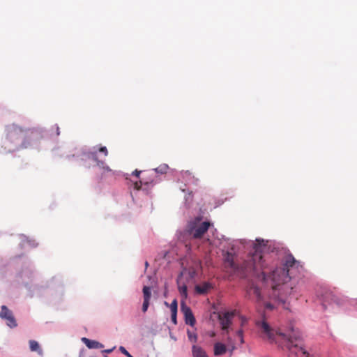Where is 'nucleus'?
I'll list each match as a JSON object with an SVG mask.
<instances>
[{
	"label": "nucleus",
	"instance_id": "423d86ee",
	"mask_svg": "<svg viewBox=\"0 0 357 357\" xmlns=\"http://www.w3.org/2000/svg\"><path fill=\"white\" fill-rule=\"evenodd\" d=\"M0 317L6 320V324L9 327L14 328L17 326V323L12 312L6 305L1 306Z\"/></svg>",
	"mask_w": 357,
	"mask_h": 357
},
{
	"label": "nucleus",
	"instance_id": "412c9836",
	"mask_svg": "<svg viewBox=\"0 0 357 357\" xmlns=\"http://www.w3.org/2000/svg\"><path fill=\"white\" fill-rule=\"evenodd\" d=\"M149 305V301L144 300V303L142 305V311L146 312L148 310Z\"/></svg>",
	"mask_w": 357,
	"mask_h": 357
},
{
	"label": "nucleus",
	"instance_id": "9b49d317",
	"mask_svg": "<svg viewBox=\"0 0 357 357\" xmlns=\"http://www.w3.org/2000/svg\"><path fill=\"white\" fill-rule=\"evenodd\" d=\"M227 347L220 342H217L214 344V355L221 356L226 353Z\"/></svg>",
	"mask_w": 357,
	"mask_h": 357
},
{
	"label": "nucleus",
	"instance_id": "cd10ccee",
	"mask_svg": "<svg viewBox=\"0 0 357 357\" xmlns=\"http://www.w3.org/2000/svg\"><path fill=\"white\" fill-rule=\"evenodd\" d=\"M141 174V171H139L137 169H135L133 172H132V175L137 176V177H139V174Z\"/></svg>",
	"mask_w": 357,
	"mask_h": 357
},
{
	"label": "nucleus",
	"instance_id": "7c9ffc66",
	"mask_svg": "<svg viewBox=\"0 0 357 357\" xmlns=\"http://www.w3.org/2000/svg\"><path fill=\"white\" fill-rule=\"evenodd\" d=\"M145 265H146V266H148L149 264L147 261L145 263Z\"/></svg>",
	"mask_w": 357,
	"mask_h": 357
},
{
	"label": "nucleus",
	"instance_id": "ddd939ff",
	"mask_svg": "<svg viewBox=\"0 0 357 357\" xmlns=\"http://www.w3.org/2000/svg\"><path fill=\"white\" fill-rule=\"evenodd\" d=\"M29 348L31 351H36L40 356H42L43 354L42 349L40 348L38 342L36 340L29 341Z\"/></svg>",
	"mask_w": 357,
	"mask_h": 357
},
{
	"label": "nucleus",
	"instance_id": "9d476101",
	"mask_svg": "<svg viewBox=\"0 0 357 357\" xmlns=\"http://www.w3.org/2000/svg\"><path fill=\"white\" fill-rule=\"evenodd\" d=\"M82 341L89 349H100L103 347V345L98 341L91 340L86 337H83Z\"/></svg>",
	"mask_w": 357,
	"mask_h": 357
},
{
	"label": "nucleus",
	"instance_id": "20e7f679",
	"mask_svg": "<svg viewBox=\"0 0 357 357\" xmlns=\"http://www.w3.org/2000/svg\"><path fill=\"white\" fill-rule=\"evenodd\" d=\"M210 227L208 222H202L197 224L196 222H190L188 227L190 234L195 238H199L207 231Z\"/></svg>",
	"mask_w": 357,
	"mask_h": 357
},
{
	"label": "nucleus",
	"instance_id": "2f4dec72",
	"mask_svg": "<svg viewBox=\"0 0 357 357\" xmlns=\"http://www.w3.org/2000/svg\"><path fill=\"white\" fill-rule=\"evenodd\" d=\"M105 357H108V356H105Z\"/></svg>",
	"mask_w": 357,
	"mask_h": 357
},
{
	"label": "nucleus",
	"instance_id": "2eb2a0df",
	"mask_svg": "<svg viewBox=\"0 0 357 357\" xmlns=\"http://www.w3.org/2000/svg\"><path fill=\"white\" fill-rule=\"evenodd\" d=\"M144 300L150 301L151 291L149 287L144 286L143 288Z\"/></svg>",
	"mask_w": 357,
	"mask_h": 357
},
{
	"label": "nucleus",
	"instance_id": "39448f33",
	"mask_svg": "<svg viewBox=\"0 0 357 357\" xmlns=\"http://www.w3.org/2000/svg\"><path fill=\"white\" fill-rule=\"evenodd\" d=\"M82 157L85 156L89 159L93 160L96 162V165L100 168L102 169L105 172H110L112 169L109 168L108 165H106L105 161L100 160L98 158L97 152L96 151H89L87 153L81 152L80 150H78L75 153L73 154V157Z\"/></svg>",
	"mask_w": 357,
	"mask_h": 357
},
{
	"label": "nucleus",
	"instance_id": "f03ea898",
	"mask_svg": "<svg viewBox=\"0 0 357 357\" xmlns=\"http://www.w3.org/2000/svg\"><path fill=\"white\" fill-rule=\"evenodd\" d=\"M257 326L264 339L271 343L275 342L283 350L288 351L289 356L310 357V354L305 348L301 335L298 330L292 328L285 333L280 329L272 328L265 320L257 322Z\"/></svg>",
	"mask_w": 357,
	"mask_h": 357
},
{
	"label": "nucleus",
	"instance_id": "c85d7f7f",
	"mask_svg": "<svg viewBox=\"0 0 357 357\" xmlns=\"http://www.w3.org/2000/svg\"><path fill=\"white\" fill-rule=\"evenodd\" d=\"M55 128H56V135L58 136V135H59V134H60V132H59V126H56V125L55 126Z\"/></svg>",
	"mask_w": 357,
	"mask_h": 357
},
{
	"label": "nucleus",
	"instance_id": "5701e85b",
	"mask_svg": "<svg viewBox=\"0 0 357 357\" xmlns=\"http://www.w3.org/2000/svg\"><path fill=\"white\" fill-rule=\"evenodd\" d=\"M236 335L239 337L241 343L243 344L244 342L243 330L238 331L237 333H236Z\"/></svg>",
	"mask_w": 357,
	"mask_h": 357
},
{
	"label": "nucleus",
	"instance_id": "4be33fe9",
	"mask_svg": "<svg viewBox=\"0 0 357 357\" xmlns=\"http://www.w3.org/2000/svg\"><path fill=\"white\" fill-rule=\"evenodd\" d=\"M98 151L100 153H103L104 156L105 157H107L108 155V151L107 149V148L105 146H101L99 149H98Z\"/></svg>",
	"mask_w": 357,
	"mask_h": 357
},
{
	"label": "nucleus",
	"instance_id": "f8f14e48",
	"mask_svg": "<svg viewBox=\"0 0 357 357\" xmlns=\"http://www.w3.org/2000/svg\"><path fill=\"white\" fill-rule=\"evenodd\" d=\"M193 357H208L205 351L197 345H193L192 348Z\"/></svg>",
	"mask_w": 357,
	"mask_h": 357
},
{
	"label": "nucleus",
	"instance_id": "a878e982",
	"mask_svg": "<svg viewBox=\"0 0 357 357\" xmlns=\"http://www.w3.org/2000/svg\"><path fill=\"white\" fill-rule=\"evenodd\" d=\"M176 314H177V312H172V321L174 324H177V321H176Z\"/></svg>",
	"mask_w": 357,
	"mask_h": 357
},
{
	"label": "nucleus",
	"instance_id": "f257e3e1",
	"mask_svg": "<svg viewBox=\"0 0 357 357\" xmlns=\"http://www.w3.org/2000/svg\"><path fill=\"white\" fill-rule=\"evenodd\" d=\"M266 249L264 241L257 239L254 245L255 252L241 267L235 263L234 255L229 252L224 254V266L227 271L230 270L233 273H240L243 277L250 274L258 275L259 271H261V280L266 282L270 278L272 282L270 298L278 304L284 305L288 296L295 287L294 278L303 269V266L291 254H289L284 257L282 266L276 268L267 277L266 269L268 268V263L263 254ZM284 307L287 308L286 306Z\"/></svg>",
	"mask_w": 357,
	"mask_h": 357
},
{
	"label": "nucleus",
	"instance_id": "4468645a",
	"mask_svg": "<svg viewBox=\"0 0 357 357\" xmlns=\"http://www.w3.org/2000/svg\"><path fill=\"white\" fill-rule=\"evenodd\" d=\"M168 169H169V167H168L167 165L162 164V165H160L157 168H155L154 170L157 173H159V174H164L167 173Z\"/></svg>",
	"mask_w": 357,
	"mask_h": 357
},
{
	"label": "nucleus",
	"instance_id": "6e6552de",
	"mask_svg": "<svg viewBox=\"0 0 357 357\" xmlns=\"http://www.w3.org/2000/svg\"><path fill=\"white\" fill-rule=\"evenodd\" d=\"M234 316V312H227L219 315V320L222 330H227L231 324V319Z\"/></svg>",
	"mask_w": 357,
	"mask_h": 357
},
{
	"label": "nucleus",
	"instance_id": "7ed1b4c3",
	"mask_svg": "<svg viewBox=\"0 0 357 357\" xmlns=\"http://www.w3.org/2000/svg\"><path fill=\"white\" fill-rule=\"evenodd\" d=\"M6 136L11 142L22 138V146L26 149L33 144L40 142L43 137V134L42 129L40 128L23 129L13 124L7 127Z\"/></svg>",
	"mask_w": 357,
	"mask_h": 357
},
{
	"label": "nucleus",
	"instance_id": "393cba45",
	"mask_svg": "<svg viewBox=\"0 0 357 357\" xmlns=\"http://www.w3.org/2000/svg\"><path fill=\"white\" fill-rule=\"evenodd\" d=\"M142 181H139V182L136 181L134 183V188L136 190H139L142 187Z\"/></svg>",
	"mask_w": 357,
	"mask_h": 357
},
{
	"label": "nucleus",
	"instance_id": "b1692460",
	"mask_svg": "<svg viewBox=\"0 0 357 357\" xmlns=\"http://www.w3.org/2000/svg\"><path fill=\"white\" fill-rule=\"evenodd\" d=\"M119 350L121 351V352L122 354H124V355H126V356H128V357H133V356H132L129 354V352H128V351L125 349V347H123L121 346V347H119Z\"/></svg>",
	"mask_w": 357,
	"mask_h": 357
},
{
	"label": "nucleus",
	"instance_id": "0eeeda50",
	"mask_svg": "<svg viewBox=\"0 0 357 357\" xmlns=\"http://www.w3.org/2000/svg\"><path fill=\"white\" fill-rule=\"evenodd\" d=\"M181 310L184 314L185 324L193 326L196 323V320L191 309L187 306L184 302H182L181 304Z\"/></svg>",
	"mask_w": 357,
	"mask_h": 357
},
{
	"label": "nucleus",
	"instance_id": "aec40b11",
	"mask_svg": "<svg viewBox=\"0 0 357 357\" xmlns=\"http://www.w3.org/2000/svg\"><path fill=\"white\" fill-rule=\"evenodd\" d=\"M179 291L181 295L184 296L185 297H187V286L186 285L179 287Z\"/></svg>",
	"mask_w": 357,
	"mask_h": 357
},
{
	"label": "nucleus",
	"instance_id": "1a4fd4ad",
	"mask_svg": "<svg viewBox=\"0 0 357 357\" xmlns=\"http://www.w3.org/2000/svg\"><path fill=\"white\" fill-rule=\"evenodd\" d=\"M213 286L211 283L205 282L201 284L195 286V291L199 294H205L209 289H212Z\"/></svg>",
	"mask_w": 357,
	"mask_h": 357
},
{
	"label": "nucleus",
	"instance_id": "c756f323",
	"mask_svg": "<svg viewBox=\"0 0 357 357\" xmlns=\"http://www.w3.org/2000/svg\"><path fill=\"white\" fill-rule=\"evenodd\" d=\"M112 351H113V349H106V350L103 351V352L109 354V353H111Z\"/></svg>",
	"mask_w": 357,
	"mask_h": 357
},
{
	"label": "nucleus",
	"instance_id": "6ab92c4d",
	"mask_svg": "<svg viewBox=\"0 0 357 357\" xmlns=\"http://www.w3.org/2000/svg\"><path fill=\"white\" fill-rule=\"evenodd\" d=\"M251 289L253 291V293L255 294L257 298L260 299L261 298V293L260 289L257 287H252Z\"/></svg>",
	"mask_w": 357,
	"mask_h": 357
},
{
	"label": "nucleus",
	"instance_id": "bb28decb",
	"mask_svg": "<svg viewBox=\"0 0 357 357\" xmlns=\"http://www.w3.org/2000/svg\"><path fill=\"white\" fill-rule=\"evenodd\" d=\"M265 308L267 310H272L274 309V305L273 304H271V303H266L265 304Z\"/></svg>",
	"mask_w": 357,
	"mask_h": 357
},
{
	"label": "nucleus",
	"instance_id": "dca6fc26",
	"mask_svg": "<svg viewBox=\"0 0 357 357\" xmlns=\"http://www.w3.org/2000/svg\"><path fill=\"white\" fill-rule=\"evenodd\" d=\"M328 299H330L331 301V302H334V303H336L337 302V298L333 296V294H328L325 296V298H324V302H323V307L326 309V300Z\"/></svg>",
	"mask_w": 357,
	"mask_h": 357
},
{
	"label": "nucleus",
	"instance_id": "f3484780",
	"mask_svg": "<svg viewBox=\"0 0 357 357\" xmlns=\"http://www.w3.org/2000/svg\"><path fill=\"white\" fill-rule=\"evenodd\" d=\"M187 334H188V339L190 342L195 343L197 341V336L196 333L190 331V330H188Z\"/></svg>",
	"mask_w": 357,
	"mask_h": 357
},
{
	"label": "nucleus",
	"instance_id": "a211bd4d",
	"mask_svg": "<svg viewBox=\"0 0 357 357\" xmlns=\"http://www.w3.org/2000/svg\"><path fill=\"white\" fill-rule=\"evenodd\" d=\"M170 309L172 312H177V301L176 299L170 304Z\"/></svg>",
	"mask_w": 357,
	"mask_h": 357
}]
</instances>
